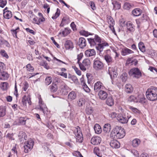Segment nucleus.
<instances>
[{
	"label": "nucleus",
	"mask_w": 157,
	"mask_h": 157,
	"mask_svg": "<svg viewBox=\"0 0 157 157\" xmlns=\"http://www.w3.org/2000/svg\"><path fill=\"white\" fill-rule=\"evenodd\" d=\"M133 53V51L126 47L122 48L121 51V55L124 56Z\"/></svg>",
	"instance_id": "18"
},
{
	"label": "nucleus",
	"mask_w": 157,
	"mask_h": 157,
	"mask_svg": "<svg viewBox=\"0 0 157 157\" xmlns=\"http://www.w3.org/2000/svg\"><path fill=\"white\" fill-rule=\"evenodd\" d=\"M52 78L51 77H47L45 79V83L46 85H49L51 83L52 81Z\"/></svg>",
	"instance_id": "43"
},
{
	"label": "nucleus",
	"mask_w": 157,
	"mask_h": 157,
	"mask_svg": "<svg viewBox=\"0 0 157 157\" xmlns=\"http://www.w3.org/2000/svg\"><path fill=\"white\" fill-rule=\"evenodd\" d=\"M86 111L87 114L89 115L93 113V109L92 107H88L86 108Z\"/></svg>",
	"instance_id": "48"
},
{
	"label": "nucleus",
	"mask_w": 157,
	"mask_h": 157,
	"mask_svg": "<svg viewBox=\"0 0 157 157\" xmlns=\"http://www.w3.org/2000/svg\"><path fill=\"white\" fill-rule=\"evenodd\" d=\"M71 32V30L67 28H64V30L61 29L59 33V34H62L63 36H67Z\"/></svg>",
	"instance_id": "25"
},
{
	"label": "nucleus",
	"mask_w": 157,
	"mask_h": 157,
	"mask_svg": "<svg viewBox=\"0 0 157 157\" xmlns=\"http://www.w3.org/2000/svg\"><path fill=\"white\" fill-rule=\"evenodd\" d=\"M104 66L103 63L100 60L95 59L94 60L93 67L95 70H101L103 69Z\"/></svg>",
	"instance_id": "9"
},
{
	"label": "nucleus",
	"mask_w": 157,
	"mask_h": 157,
	"mask_svg": "<svg viewBox=\"0 0 157 157\" xmlns=\"http://www.w3.org/2000/svg\"><path fill=\"white\" fill-rule=\"evenodd\" d=\"M112 3L113 6V9L114 10H118L121 8L120 4L118 2L116 1H114Z\"/></svg>",
	"instance_id": "38"
},
{
	"label": "nucleus",
	"mask_w": 157,
	"mask_h": 157,
	"mask_svg": "<svg viewBox=\"0 0 157 157\" xmlns=\"http://www.w3.org/2000/svg\"><path fill=\"white\" fill-rule=\"evenodd\" d=\"M140 143V141L139 139H135L132 141V145L133 147H137Z\"/></svg>",
	"instance_id": "41"
},
{
	"label": "nucleus",
	"mask_w": 157,
	"mask_h": 157,
	"mask_svg": "<svg viewBox=\"0 0 157 157\" xmlns=\"http://www.w3.org/2000/svg\"><path fill=\"white\" fill-rule=\"evenodd\" d=\"M129 109L135 113H140V112L138 109L132 106H130Z\"/></svg>",
	"instance_id": "54"
},
{
	"label": "nucleus",
	"mask_w": 157,
	"mask_h": 157,
	"mask_svg": "<svg viewBox=\"0 0 157 157\" xmlns=\"http://www.w3.org/2000/svg\"><path fill=\"white\" fill-rule=\"evenodd\" d=\"M78 44L79 47L82 49L84 48L86 45V40L84 38L80 37L79 39Z\"/></svg>",
	"instance_id": "17"
},
{
	"label": "nucleus",
	"mask_w": 157,
	"mask_h": 157,
	"mask_svg": "<svg viewBox=\"0 0 157 157\" xmlns=\"http://www.w3.org/2000/svg\"><path fill=\"white\" fill-rule=\"evenodd\" d=\"M108 72L112 79L117 77V68L116 67H109Z\"/></svg>",
	"instance_id": "10"
},
{
	"label": "nucleus",
	"mask_w": 157,
	"mask_h": 157,
	"mask_svg": "<svg viewBox=\"0 0 157 157\" xmlns=\"http://www.w3.org/2000/svg\"><path fill=\"white\" fill-rule=\"evenodd\" d=\"M83 63L88 67L90 65V62L89 59H84L82 62Z\"/></svg>",
	"instance_id": "50"
},
{
	"label": "nucleus",
	"mask_w": 157,
	"mask_h": 157,
	"mask_svg": "<svg viewBox=\"0 0 157 157\" xmlns=\"http://www.w3.org/2000/svg\"><path fill=\"white\" fill-rule=\"evenodd\" d=\"M28 71H33L34 70V68L30 64H28L26 66Z\"/></svg>",
	"instance_id": "56"
},
{
	"label": "nucleus",
	"mask_w": 157,
	"mask_h": 157,
	"mask_svg": "<svg viewBox=\"0 0 157 157\" xmlns=\"http://www.w3.org/2000/svg\"><path fill=\"white\" fill-rule=\"evenodd\" d=\"M99 151V149L97 147H95L94 149V152L98 156L101 157L102 156L101 155L100 153L97 154V152Z\"/></svg>",
	"instance_id": "63"
},
{
	"label": "nucleus",
	"mask_w": 157,
	"mask_h": 157,
	"mask_svg": "<svg viewBox=\"0 0 157 157\" xmlns=\"http://www.w3.org/2000/svg\"><path fill=\"white\" fill-rule=\"evenodd\" d=\"M34 144V141L32 139L28 140L25 143L24 151L25 153H28L33 148Z\"/></svg>",
	"instance_id": "5"
},
{
	"label": "nucleus",
	"mask_w": 157,
	"mask_h": 157,
	"mask_svg": "<svg viewBox=\"0 0 157 157\" xmlns=\"http://www.w3.org/2000/svg\"><path fill=\"white\" fill-rule=\"evenodd\" d=\"M63 116L65 118H70L72 120L73 116L72 115V113L71 110H68L67 112L63 113Z\"/></svg>",
	"instance_id": "24"
},
{
	"label": "nucleus",
	"mask_w": 157,
	"mask_h": 157,
	"mask_svg": "<svg viewBox=\"0 0 157 157\" xmlns=\"http://www.w3.org/2000/svg\"><path fill=\"white\" fill-rule=\"evenodd\" d=\"M7 4L6 0H0V7L4 8Z\"/></svg>",
	"instance_id": "51"
},
{
	"label": "nucleus",
	"mask_w": 157,
	"mask_h": 157,
	"mask_svg": "<svg viewBox=\"0 0 157 157\" xmlns=\"http://www.w3.org/2000/svg\"><path fill=\"white\" fill-rule=\"evenodd\" d=\"M41 65L43 66L44 68L47 70H48L50 68L49 66L48 65V63L45 62H42L41 64Z\"/></svg>",
	"instance_id": "61"
},
{
	"label": "nucleus",
	"mask_w": 157,
	"mask_h": 157,
	"mask_svg": "<svg viewBox=\"0 0 157 157\" xmlns=\"http://www.w3.org/2000/svg\"><path fill=\"white\" fill-rule=\"evenodd\" d=\"M89 4L90 7H91V8L93 10H96V7L94 2L92 1L90 2Z\"/></svg>",
	"instance_id": "62"
},
{
	"label": "nucleus",
	"mask_w": 157,
	"mask_h": 157,
	"mask_svg": "<svg viewBox=\"0 0 157 157\" xmlns=\"http://www.w3.org/2000/svg\"><path fill=\"white\" fill-rule=\"evenodd\" d=\"M146 96L148 99L154 101L157 99V87H152L146 92Z\"/></svg>",
	"instance_id": "2"
},
{
	"label": "nucleus",
	"mask_w": 157,
	"mask_h": 157,
	"mask_svg": "<svg viewBox=\"0 0 157 157\" xmlns=\"http://www.w3.org/2000/svg\"><path fill=\"white\" fill-rule=\"evenodd\" d=\"M138 47L140 51L143 52L146 51L144 43L142 42H140L138 44Z\"/></svg>",
	"instance_id": "40"
},
{
	"label": "nucleus",
	"mask_w": 157,
	"mask_h": 157,
	"mask_svg": "<svg viewBox=\"0 0 157 157\" xmlns=\"http://www.w3.org/2000/svg\"><path fill=\"white\" fill-rule=\"evenodd\" d=\"M80 34L83 36H87L90 35V33L87 31L83 30L80 32Z\"/></svg>",
	"instance_id": "60"
},
{
	"label": "nucleus",
	"mask_w": 157,
	"mask_h": 157,
	"mask_svg": "<svg viewBox=\"0 0 157 157\" xmlns=\"http://www.w3.org/2000/svg\"><path fill=\"white\" fill-rule=\"evenodd\" d=\"M88 41L91 46H94L97 44L101 43L102 39L98 35H95L94 38H88Z\"/></svg>",
	"instance_id": "6"
},
{
	"label": "nucleus",
	"mask_w": 157,
	"mask_h": 157,
	"mask_svg": "<svg viewBox=\"0 0 157 157\" xmlns=\"http://www.w3.org/2000/svg\"><path fill=\"white\" fill-rule=\"evenodd\" d=\"M129 75L134 78H139L142 76V74L137 68H133L130 70L128 72Z\"/></svg>",
	"instance_id": "4"
},
{
	"label": "nucleus",
	"mask_w": 157,
	"mask_h": 157,
	"mask_svg": "<svg viewBox=\"0 0 157 157\" xmlns=\"http://www.w3.org/2000/svg\"><path fill=\"white\" fill-rule=\"evenodd\" d=\"M104 59L108 65L111 64L113 62V59L109 55L107 54L105 56Z\"/></svg>",
	"instance_id": "32"
},
{
	"label": "nucleus",
	"mask_w": 157,
	"mask_h": 157,
	"mask_svg": "<svg viewBox=\"0 0 157 157\" xmlns=\"http://www.w3.org/2000/svg\"><path fill=\"white\" fill-rule=\"evenodd\" d=\"M64 45L65 48L67 50H71L74 48V45L72 41L70 40H66Z\"/></svg>",
	"instance_id": "16"
},
{
	"label": "nucleus",
	"mask_w": 157,
	"mask_h": 157,
	"mask_svg": "<svg viewBox=\"0 0 157 157\" xmlns=\"http://www.w3.org/2000/svg\"><path fill=\"white\" fill-rule=\"evenodd\" d=\"M125 88L126 91L127 93H131L133 91V88L130 84H127L125 86Z\"/></svg>",
	"instance_id": "36"
},
{
	"label": "nucleus",
	"mask_w": 157,
	"mask_h": 157,
	"mask_svg": "<svg viewBox=\"0 0 157 157\" xmlns=\"http://www.w3.org/2000/svg\"><path fill=\"white\" fill-rule=\"evenodd\" d=\"M127 31L130 32L132 33L135 30V27L132 23L130 21H128L125 24Z\"/></svg>",
	"instance_id": "13"
},
{
	"label": "nucleus",
	"mask_w": 157,
	"mask_h": 157,
	"mask_svg": "<svg viewBox=\"0 0 157 157\" xmlns=\"http://www.w3.org/2000/svg\"><path fill=\"white\" fill-rule=\"evenodd\" d=\"M131 117L130 112L124 111L122 113L118 114L117 117V120L122 124H126L129 119Z\"/></svg>",
	"instance_id": "3"
},
{
	"label": "nucleus",
	"mask_w": 157,
	"mask_h": 157,
	"mask_svg": "<svg viewBox=\"0 0 157 157\" xmlns=\"http://www.w3.org/2000/svg\"><path fill=\"white\" fill-rule=\"evenodd\" d=\"M104 87L103 84L100 81H98L95 83L94 90L96 92L98 91L101 89H103Z\"/></svg>",
	"instance_id": "15"
},
{
	"label": "nucleus",
	"mask_w": 157,
	"mask_h": 157,
	"mask_svg": "<svg viewBox=\"0 0 157 157\" xmlns=\"http://www.w3.org/2000/svg\"><path fill=\"white\" fill-rule=\"evenodd\" d=\"M5 69V64L2 62H0V71H2Z\"/></svg>",
	"instance_id": "59"
},
{
	"label": "nucleus",
	"mask_w": 157,
	"mask_h": 157,
	"mask_svg": "<svg viewBox=\"0 0 157 157\" xmlns=\"http://www.w3.org/2000/svg\"><path fill=\"white\" fill-rule=\"evenodd\" d=\"M13 133H8L6 135V138H8L10 140H14V139L13 137Z\"/></svg>",
	"instance_id": "57"
},
{
	"label": "nucleus",
	"mask_w": 157,
	"mask_h": 157,
	"mask_svg": "<svg viewBox=\"0 0 157 157\" xmlns=\"http://www.w3.org/2000/svg\"><path fill=\"white\" fill-rule=\"evenodd\" d=\"M81 84L82 85L83 88L84 90L86 92H89L90 91V89L86 84L84 81L83 78L81 79Z\"/></svg>",
	"instance_id": "29"
},
{
	"label": "nucleus",
	"mask_w": 157,
	"mask_h": 157,
	"mask_svg": "<svg viewBox=\"0 0 157 157\" xmlns=\"http://www.w3.org/2000/svg\"><path fill=\"white\" fill-rule=\"evenodd\" d=\"M60 14V10L57 8V11L56 13L54 15H53L52 17V18L53 19H56L59 16Z\"/></svg>",
	"instance_id": "47"
},
{
	"label": "nucleus",
	"mask_w": 157,
	"mask_h": 157,
	"mask_svg": "<svg viewBox=\"0 0 157 157\" xmlns=\"http://www.w3.org/2000/svg\"><path fill=\"white\" fill-rule=\"evenodd\" d=\"M6 114V108L5 106H2L0 109V117H3Z\"/></svg>",
	"instance_id": "39"
},
{
	"label": "nucleus",
	"mask_w": 157,
	"mask_h": 157,
	"mask_svg": "<svg viewBox=\"0 0 157 157\" xmlns=\"http://www.w3.org/2000/svg\"><path fill=\"white\" fill-rule=\"evenodd\" d=\"M143 99L142 98L141 99L138 100L137 99V98L134 96L132 95L130 96L129 99V101H134V102H141V101Z\"/></svg>",
	"instance_id": "37"
},
{
	"label": "nucleus",
	"mask_w": 157,
	"mask_h": 157,
	"mask_svg": "<svg viewBox=\"0 0 157 157\" xmlns=\"http://www.w3.org/2000/svg\"><path fill=\"white\" fill-rule=\"evenodd\" d=\"M141 10L139 8L135 9L132 11V13L134 16H138L141 14Z\"/></svg>",
	"instance_id": "28"
},
{
	"label": "nucleus",
	"mask_w": 157,
	"mask_h": 157,
	"mask_svg": "<svg viewBox=\"0 0 157 157\" xmlns=\"http://www.w3.org/2000/svg\"><path fill=\"white\" fill-rule=\"evenodd\" d=\"M62 21L65 24H68L70 22L69 17H63L62 18Z\"/></svg>",
	"instance_id": "49"
},
{
	"label": "nucleus",
	"mask_w": 157,
	"mask_h": 157,
	"mask_svg": "<svg viewBox=\"0 0 157 157\" xmlns=\"http://www.w3.org/2000/svg\"><path fill=\"white\" fill-rule=\"evenodd\" d=\"M85 100L83 98H80L77 102V104L79 107L85 105Z\"/></svg>",
	"instance_id": "42"
},
{
	"label": "nucleus",
	"mask_w": 157,
	"mask_h": 157,
	"mask_svg": "<svg viewBox=\"0 0 157 157\" xmlns=\"http://www.w3.org/2000/svg\"><path fill=\"white\" fill-rule=\"evenodd\" d=\"M111 125L109 124H106L104 126L103 130L106 133H109L111 130Z\"/></svg>",
	"instance_id": "33"
},
{
	"label": "nucleus",
	"mask_w": 157,
	"mask_h": 157,
	"mask_svg": "<svg viewBox=\"0 0 157 157\" xmlns=\"http://www.w3.org/2000/svg\"><path fill=\"white\" fill-rule=\"evenodd\" d=\"M98 95L99 98L102 100L105 99L108 96V94L106 92L101 90L99 91Z\"/></svg>",
	"instance_id": "20"
},
{
	"label": "nucleus",
	"mask_w": 157,
	"mask_h": 157,
	"mask_svg": "<svg viewBox=\"0 0 157 157\" xmlns=\"http://www.w3.org/2000/svg\"><path fill=\"white\" fill-rule=\"evenodd\" d=\"M125 135L124 130L121 127L117 126L112 130L110 136L115 139H120L123 138Z\"/></svg>",
	"instance_id": "1"
},
{
	"label": "nucleus",
	"mask_w": 157,
	"mask_h": 157,
	"mask_svg": "<svg viewBox=\"0 0 157 157\" xmlns=\"http://www.w3.org/2000/svg\"><path fill=\"white\" fill-rule=\"evenodd\" d=\"M110 145L112 148H118L120 146L119 142L115 140H112L110 143Z\"/></svg>",
	"instance_id": "21"
},
{
	"label": "nucleus",
	"mask_w": 157,
	"mask_h": 157,
	"mask_svg": "<svg viewBox=\"0 0 157 157\" xmlns=\"http://www.w3.org/2000/svg\"><path fill=\"white\" fill-rule=\"evenodd\" d=\"M74 69L75 71V72L78 75H81V71L78 69V68L76 67H75L74 68Z\"/></svg>",
	"instance_id": "64"
},
{
	"label": "nucleus",
	"mask_w": 157,
	"mask_h": 157,
	"mask_svg": "<svg viewBox=\"0 0 157 157\" xmlns=\"http://www.w3.org/2000/svg\"><path fill=\"white\" fill-rule=\"evenodd\" d=\"M38 98L39 99V105L40 106V110L42 111L44 115H47L48 111H47V108L46 105L43 101L40 95H39L38 96Z\"/></svg>",
	"instance_id": "8"
},
{
	"label": "nucleus",
	"mask_w": 157,
	"mask_h": 157,
	"mask_svg": "<svg viewBox=\"0 0 157 157\" xmlns=\"http://www.w3.org/2000/svg\"><path fill=\"white\" fill-rule=\"evenodd\" d=\"M19 137L21 142L24 141V140L26 139L27 138L26 134L22 132H20Z\"/></svg>",
	"instance_id": "34"
},
{
	"label": "nucleus",
	"mask_w": 157,
	"mask_h": 157,
	"mask_svg": "<svg viewBox=\"0 0 157 157\" xmlns=\"http://www.w3.org/2000/svg\"><path fill=\"white\" fill-rule=\"evenodd\" d=\"M106 103L109 106H112L114 104V101L112 96H109L107 98Z\"/></svg>",
	"instance_id": "26"
},
{
	"label": "nucleus",
	"mask_w": 157,
	"mask_h": 157,
	"mask_svg": "<svg viewBox=\"0 0 157 157\" xmlns=\"http://www.w3.org/2000/svg\"><path fill=\"white\" fill-rule=\"evenodd\" d=\"M12 16V12L10 10L6 11L3 12V16L5 18L7 19L10 18Z\"/></svg>",
	"instance_id": "31"
},
{
	"label": "nucleus",
	"mask_w": 157,
	"mask_h": 157,
	"mask_svg": "<svg viewBox=\"0 0 157 157\" xmlns=\"http://www.w3.org/2000/svg\"><path fill=\"white\" fill-rule=\"evenodd\" d=\"M49 87L51 92L52 93L56 92L58 89L57 85L54 82L49 86Z\"/></svg>",
	"instance_id": "27"
},
{
	"label": "nucleus",
	"mask_w": 157,
	"mask_h": 157,
	"mask_svg": "<svg viewBox=\"0 0 157 157\" xmlns=\"http://www.w3.org/2000/svg\"><path fill=\"white\" fill-rule=\"evenodd\" d=\"M22 102L24 105H26L27 103H28L29 105H30L31 104V98L28 95L27 96L25 95L23 97Z\"/></svg>",
	"instance_id": "22"
},
{
	"label": "nucleus",
	"mask_w": 157,
	"mask_h": 157,
	"mask_svg": "<svg viewBox=\"0 0 157 157\" xmlns=\"http://www.w3.org/2000/svg\"><path fill=\"white\" fill-rule=\"evenodd\" d=\"M73 155L77 157H83L81 154L80 152L78 151H74L73 153Z\"/></svg>",
	"instance_id": "53"
},
{
	"label": "nucleus",
	"mask_w": 157,
	"mask_h": 157,
	"mask_svg": "<svg viewBox=\"0 0 157 157\" xmlns=\"http://www.w3.org/2000/svg\"><path fill=\"white\" fill-rule=\"evenodd\" d=\"M78 63L79 64L80 69L83 71H85L86 69V68L88 67L85 66L82 62V63H81L80 62Z\"/></svg>",
	"instance_id": "46"
},
{
	"label": "nucleus",
	"mask_w": 157,
	"mask_h": 157,
	"mask_svg": "<svg viewBox=\"0 0 157 157\" xmlns=\"http://www.w3.org/2000/svg\"><path fill=\"white\" fill-rule=\"evenodd\" d=\"M9 77L8 74L6 72L3 71L0 73V80H6L8 79Z\"/></svg>",
	"instance_id": "23"
},
{
	"label": "nucleus",
	"mask_w": 157,
	"mask_h": 157,
	"mask_svg": "<svg viewBox=\"0 0 157 157\" xmlns=\"http://www.w3.org/2000/svg\"><path fill=\"white\" fill-rule=\"evenodd\" d=\"M74 133L76 137L77 141L82 143L83 140V137L80 128L77 126L75 130Z\"/></svg>",
	"instance_id": "7"
},
{
	"label": "nucleus",
	"mask_w": 157,
	"mask_h": 157,
	"mask_svg": "<svg viewBox=\"0 0 157 157\" xmlns=\"http://www.w3.org/2000/svg\"><path fill=\"white\" fill-rule=\"evenodd\" d=\"M76 97V94L74 91H72L70 92L68 96V99L70 101L74 100Z\"/></svg>",
	"instance_id": "30"
},
{
	"label": "nucleus",
	"mask_w": 157,
	"mask_h": 157,
	"mask_svg": "<svg viewBox=\"0 0 157 157\" xmlns=\"http://www.w3.org/2000/svg\"><path fill=\"white\" fill-rule=\"evenodd\" d=\"M94 129L96 133H100L102 131L100 126L98 124H96L94 127Z\"/></svg>",
	"instance_id": "35"
},
{
	"label": "nucleus",
	"mask_w": 157,
	"mask_h": 157,
	"mask_svg": "<svg viewBox=\"0 0 157 157\" xmlns=\"http://www.w3.org/2000/svg\"><path fill=\"white\" fill-rule=\"evenodd\" d=\"M0 53L3 56L6 57V58H8L9 56L4 50H2L0 52Z\"/></svg>",
	"instance_id": "58"
},
{
	"label": "nucleus",
	"mask_w": 157,
	"mask_h": 157,
	"mask_svg": "<svg viewBox=\"0 0 157 157\" xmlns=\"http://www.w3.org/2000/svg\"><path fill=\"white\" fill-rule=\"evenodd\" d=\"M85 54L86 56L90 57L95 56L96 52L94 49H88L86 51Z\"/></svg>",
	"instance_id": "19"
},
{
	"label": "nucleus",
	"mask_w": 157,
	"mask_h": 157,
	"mask_svg": "<svg viewBox=\"0 0 157 157\" xmlns=\"http://www.w3.org/2000/svg\"><path fill=\"white\" fill-rule=\"evenodd\" d=\"M131 6V5L129 3L125 2L124 4V9L128 10L129 9Z\"/></svg>",
	"instance_id": "55"
},
{
	"label": "nucleus",
	"mask_w": 157,
	"mask_h": 157,
	"mask_svg": "<svg viewBox=\"0 0 157 157\" xmlns=\"http://www.w3.org/2000/svg\"><path fill=\"white\" fill-rule=\"evenodd\" d=\"M109 46L108 43L106 42H103L101 43L97 44L95 45L96 49L98 51L100 52H101L103 51L104 47L108 46Z\"/></svg>",
	"instance_id": "12"
},
{
	"label": "nucleus",
	"mask_w": 157,
	"mask_h": 157,
	"mask_svg": "<svg viewBox=\"0 0 157 157\" xmlns=\"http://www.w3.org/2000/svg\"><path fill=\"white\" fill-rule=\"evenodd\" d=\"M19 29V27H17L16 29H12L11 30V32H12V35L14 37H15L16 38L17 37V30Z\"/></svg>",
	"instance_id": "52"
},
{
	"label": "nucleus",
	"mask_w": 157,
	"mask_h": 157,
	"mask_svg": "<svg viewBox=\"0 0 157 157\" xmlns=\"http://www.w3.org/2000/svg\"><path fill=\"white\" fill-rule=\"evenodd\" d=\"M122 81L123 82H125L128 78V75L127 73L124 72L123 73L121 76Z\"/></svg>",
	"instance_id": "45"
},
{
	"label": "nucleus",
	"mask_w": 157,
	"mask_h": 157,
	"mask_svg": "<svg viewBox=\"0 0 157 157\" xmlns=\"http://www.w3.org/2000/svg\"><path fill=\"white\" fill-rule=\"evenodd\" d=\"M60 93L63 95H67L70 91L69 88L63 83L60 86Z\"/></svg>",
	"instance_id": "11"
},
{
	"label": "nucleus",
	"mask_w": 157,
	"mask_h": 157,
	"mask_svg": "<svg viewBox=\"0 0 157 157\" xmlns=\"http://www.w3.org/2000/svg\"><path fill=\"white\" fill-rule=\"evenodd\" d=\"M27 119L26 117H20L19 119V123L21 124L25 125Z\"/></svg>",
	"instance_id": "44"
},
{
	"label": "nucleus",
	"mask_w": 157,
	"mask_h": 157,
	"mask_svg": "<svg viewBox=\"0 0 157 157\" xmlns=\"http://www.w3.org/2000/svg\"><path fill=\"white\" fill-rule=\"evenodd\" d=\"M101 138L98 136H93L91 140V143L94 145L99 144L101 141Z\"/></svg>",
	"instance_id": "14"
}]
</instances>
